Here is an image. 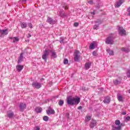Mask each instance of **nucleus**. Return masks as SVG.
<instances>
[{"mask_svg":"<svg viewBox=\"0 0 130 130\" xmlns=\"http://www.w3.org/2000/svg\"><path fill=\"white\" fill-rule=\"evenodd\" d=\"M81 101V99L79 97L72 98L71 97L67 98V104L68 105H78Z\"/></svg>","mask_w":130,"mask_h":130,"instance_id":"1","label":"nucleus"},{"mask_svg":"<svg viewBox=\"0 0 130 130\" xmlns=\"http://www.w3.org/2000/svg\"><path fill=\"white\" fill-rule=\"evenodd\" d=\"M49 55V51L48 49L45 50L44 51V54H43L42 57L44 59V61L46 62L47 61V57Z\"/></svg>","mask_w":130,"mask_h":130,"instance_id":"2","label":"nucleus"},{"mask_svg":"<svg viewBox=\"0 0 130 130\" xmlns=\"http://www.w3.org/2000/svg\"><path fill=\"white\" fill-rule=\"evenodd\" d=\"M95 24L93 26V28L94 30H98L99 29V25L102 24V20L100 19H98L95 21H94Z\"/></svg>","mask_w":130,"mask_h":130,"instance_id":"3","label":"nucleus"},{"mask_svg":"<svg viewBox=\"0 0 130 130\" xmlns=\"http://www.w3.org/2000/svg\"><path fill=\"white\" fill-rule=\"evenodd\" d=\"M106 44H110L111 45H112L114 43V41L113 40V37L110 36L108 37L105 41Z\"/></svg>","mask_w":130,"mask_h":130,"instance_id":"4","label":"nucleus"},{"mask_svg":"<svg viewBox=\"0 0 130 130\" xmlns=\"http://www.w3.org/2000/svg\"><path fill=\"white\" fill-rule=\"evenodd\" d=\"M32 86L33 88L35 89H40L41 87H42V85L41 83L37 82H34L32 83Z\"/></svg>","mask_w":130,"mask_h":130,"instance_id":"5","label":"nucleus"},{"mask_svg":"<svg viewBox=\"0 0 130 130\" xmlns=\"http://www.w3.org/2000/svg\"><path fill=\"white\" fill-rule=\"evenodd\" d=\"M79 59H80V52L76 51L74 53V60L75 61H79Z\"/></svg>","mask_w":130,"mask_h":130,"instance_id":"6","label":"nucleus"},{"mask_svg":"<svg viewBox=\"0 0 130 130\" xmlns=\"http://www.w3.org/2000/svg\"><path fill=\"white\" fill-rule=\"evenodd\" d=\"M49 50V54H50L51 55V57L52 58H56V57L57 56L56 55V52H55V51H54V50Z\"/></svg>","mask_w":130,"mask_h":130,"instance_id":"7","label":"nucleus"},{"mask_svg":"<svg viewBox=\"0 0 130 130\" xmlns=\"http://www.w3.org/2000/svg\"><path fill=\"white\" fill-rule=\"evenodd\" d=\"M0 37H4L5 35H8L9 34V32H8V29H0Z\"/></svg>","mask_w":130,"mask_h":130,"instance_id":"8","label":"nucleus"},{"mask_svg":"<svg viewBox=\"0 0 130 130\" xmlns=\"http://www.w3.org/2000/svg\"><path fill=\"white\" fill-rule=\"evenodd\" d=\"M124 3V0H119V1L117 2L115 4V8H119L122 4Z\"/></svg>","mask_w":130,"mask_h":130,"instance_id":"9","label":"nucleus"},{"mask_svg":"<svg viewBox=\"0 0 130 130\" xmlns=\"http://www.w3.org/2000/svg\"><path fill=\"white\" fill-rule=\"evenodd\" d=\"M47 22L48 23H49L51 25H54V24H55V23H56V21L55 20H53L52 18L49 17H48Z\"/></svg>","mask_w":130,"mask_h":130,"instance_id":"10","label":"nucleus"},{"mask_svg":"<svg viewBox=\"0 0 130 130\" xmlns=\"http://www.w3.org/2000/svg\"><path fill=\"white\" fill-rule=\"evenodd\" d=\"M119 34L122 36L125 35V30L123 29V27H119Z\"/></svg>","mask_w":130,"mask_h":130,"instance_id":"11","label":"nucleus"},{"mask_svg":"<svg viewBox=\"0 0 130 130\" xmlns=\"http://www.w3.org/2000/svg\"><path fill=\"white\" fill-rule=\"evenodd\" d=\"M55 113V111H54V110L52 109V108L50 107H49L47 111V114H48V115L50 114H54Z\"/></svg>","mask_w":130,"mask_h":130,"instance_id":"12","label":"nucleus"},{"mask_svg":"<svg viewBox=\"0 0 130 130\" xmlns=\"http://www.w3.org/2000/svg\"><path fill=\"white\" fill-rule=\"evenodd\" d=\"M89 125L91 128H93L94 126H96V125H97V121L95 120H92L90 122Z\"/></svg>","mask_w":130,"mask_h":130,"instance_id":"13","label":"nucleus"},{"mask_svg":"<svg viewBox=\"0 0 130 130\" xmlns=\"http://www.w3.org/2000/svg\"><path fill=\"white\" fill-rule=\"evenodd\" d=\"M19 108L20 111H24V110L26 108V104L21 103L19 105Z\"/></svg>","mask_w":130,"mask_h":130,"instance_id":"14","label":"nucleus"},{"mask_svg":"<svg viewBox=\"0 0 130 130\" xmlns=\"http://www.w3.org/2000/svg\"><path fill=\"white\" fill-rule=\"evenodd\" d=\"M10 39H11V40L13 42V43L18 42V41L20 40V39H19L18 37H10Z\"/></svg>","mask_w":130,"mask_h":130,"instance_id":"15","label":"nucleus"},{"mask_svg":"<svg viewBox=\"0 0 130 130\" xmlns=\"http://www.w3.org/2000/svg\"><path fill=\"white\" fill-rule=\"evenodd\" d=\"M23 69H24V66H23L22 65H17L16 66V70L17 71V72H21Z\"/></svg>","mask_w":130,"mask_h":130,"instance_id":"16","label":"nucleus"},{"mask_svg":"<svg viewBox=\"0 0 130 130\" xmlns=\"http://www.w3.org/2000/svg\"><path fill=\"white\" fill-rule=\"evenodd\" d=\"M7 116L9 117V118H12V117L14 116V112L12 111H8L7 112Z\"/></svg>","mask_w":130,"mask_h":130,"instance_id":"17","label":"nucleus"},{"mask_svg":"<svg viewBox=\"0 0 130 130\" xmlns=\"http://www.w3.org/2000/svg\"><path fill=\"white\" fill-rule=\"evenodd\" d=\"M20 26L22 29H25V28H27V23L26 22H21L20 23Z\"/></svg>","mask_w":130,"mask_h":130,"instance_id":"18","label":"nucleus"},{"mask_svg":"<svg viewBox=\"0 0 130 130\" xmlns=\"http://www.w3.org/2000/svg\"><path fill=\"white\" fill-rule=\"evenodd\" d=\"M104 102L107 104L110 102V98L109 96H107L105 98Z\"/></svg>","mask_w":130,"mask_h":130,"instance_id":"19","label":"nucleus"},{"mask_svg":"<svg viewBox=\"0 0 130 130\" xmlns=\"http://www.w3.org/2000/svg\"><path fill=\"white\" fill-rule=\"evenodd\" d=\"M23 61V53H21L18 58V63H20Z\"/></svg>","mask_w":130,"mask_h":130,"instance_id":"20","label":"nucleus"},{"mask_svg":"<svg viewBox=\"0 0 130 130\" xmlns=\"http://www.w3.org/2000/svg\"><path fill=\"white\" fill-rule=\"evenodd\" d=\"M90 67H91V62H87L85 63V70H89V69H90Z\"/></svg>","mask_w":130,"mask_h":130,"instance_id":"21","label":"nucleus"},{"mask_svg":"<svg viewBox=\"0 0 130 130\" xmlns=\"http://www.w3.org/2000/svg\"><path fill=\"white\" fill-rule=\"evenodd\" d=\"M121 50L123 51V52H126V53H127V52H129L130 51L129 49L126 48H122Z\"/></svg>","mask_w":130,"mask_h":130,"instance_id":"22","label":"nucleus"},{"mask_svg":"<svg viewBox=\"0 0 130 130\" xmlns=\"http://www.w3.org/2000/svg\"><path fill=\"white\" fill-rule=\"evenodd\" d=\"M117 99L118 100V101H123V98H122V96H121V95L120 94H117Z\"/></svg>","mask_w":130,"mask_h":130,"instance_id":"23","label":"nucleus"},{"mask_svg":"<svg viewBox=\"0 0 130 130\" xmlns=\"http://www.w3.org/2000/svg\"><path fill=\"white\" fill-rule=\"evenodd\" d=\"M36 111L38 113H40V112H41V111H42V109L41 108L39 107H37L36 108Z\"/></svg>","mask_w":130,"mask_h":130,"instance_id":"24","label":"nucleus"},{"mask_svg":"<svg viewBox=\"0 0 130 130\" xmlns=\"http://www.w3.org/2000/svg\"><path fill=\"white\" fill-rule=\"evenodd\" d=\"M107 52L109 53V55H113L114 54L113 51L109 49H107Z\"/></svg>","mask_w":130,"mask_h":130,"instance_id":"25","label":"nucleus"},{"mask_svg":"<svg viewBox=\"0 0 130 130\" xmlns=\"http://www.w3.org/2000/svg\"><path fill=\"white\" fill-rule=\"evenodd\" d=\"M59 16H60V17H61L62 18H66V17H67V15L62 12H59Z\"/></svg>","mask_w":130,"mask_h":130,"instance_id":"26","label":"nucleus"},{"mask_svg":"<svg viewBox=\"0 0 130 130\" xmlns=\"http://www.w3.org/2000/svg\"><path fill=\"white\" fill-rule=\"evenodd\" d=\"M95 48V44L94 43H91L89 46L90 49H94Z\"/></svg>","mask_w":130,"mask_h":130,"instance_id":"27","label":"nucleus"},{"mask_svg":"<svg viewBox=\"0 0 130 130\" xmlns=\"http://www.w3.org/2000/svg\"><path fill=\"white\" fill-rule=\"evenodd\" d=\"M91 118H92V117L91 116H87L85 119V121H89V120H91Z\"/></svg>","mask_w":130,"mask_h":130,"instance_id":"28","label":"nucleus"},{"mask_svg":"<svg viewBox=\"0 0 130 130\" xmlns=\"http://www.w3.org/2000/svg\"><path fill=\"white\" fill-rule=\"evenodd\" d=\"M49 119V118L47 116H45L43 117V120H44V121H48Z\"/></svg>","mask_w":130,"mask_h":130,"instance_id":"29","label":"nucleus"},{"mask_svg":"<svg viewBox=\"0 0 130 130\" xmlns=\"http://www.w3.org/2000/svg\"><path fill=\"white\" fill-rule=\"evenodd\" d=\"M63 103H64V102L62 100H60L58 102V104L60 106H62V105H63Z\"/></svg>","mask_w":130,"mask_h":130,"instance_id":"30","label":"nucleus"},{"mask_svg":"<svg viewBox=\"0 0 130 130\" xmlns=\"http://www.w3.org/2000/svg\"><path fill=\"white\" fill-rule=\"evenodd\" d=\"M114 84L115 85H118V84H120V81H118L117 80H116L114 81Z\"/></svg>","mask_w":130,"mask_h":130,"instance_id":"31","label":"nucleus"},{"mask_svg":"<svg viewBox=\"0 0 130 130\" xmlns=\"http://www.w3.org/2000/svg\"><path fill=\"white\" fill-rule=\"evenodd\" d=\"M121 125H122V123H121L120 125H119L117 127H116L115 128V129L120 130V128H121Z\"/></svg>","mask_w":130,"mask_h":130,"instance_id":"32","label":"nucleus"},{"mask_svg":"<svg viewBox=\"0 0 130 130\" xmlns=\"http://www.w3.org/2000/svg\"><path fill=\"white\" fill-rule=\"evenodd\" d=\"M62 8L63 9H64V10L69 9V6L67 4H65L64 6H62Z\"/></svg>","mask_w":130,"mask_h":130,"instance_id":"33","label":"nucleus"},{"mask_svg":"<svg viewBox=\"0 0 130 130\" xmlns=\"http://www.w3.org/2000/svg\"><path fill=\"white\" fill-rule=\"evenodd\" d=\"M115 123L116 125H119V124H120V121H119V120H116Z\"/></svg>","mask_w":130,"mask_h":130,"instance_id":"34","label":"nucleus"},{"mask_svg":"<svg viewBox=\"0 0 130 130\" xmlns=\"http://www.w3.org/2000/svg\"><path fill=\"white\" fill-rule=\"evenodd\" d=\"M63 63L64 64H68V63H69V60H68L67 59H64L63 61Z\"/></svg>","mask_w":130,"mask_h":130,"instance_id":"35","label":"nucleus"},{"mask_svg":"<svg viewBox=\"0 0 130 130\" xmlns=\"http://www.w3.org/2000/svg\"><path fill=\"white\" fill-rule=\"evenodd\" d=\"M126 74H127V77L128 78H130V69L127 70Z\"/></svg>","mask_w":130,"mask_h":130,"instance_id":"36","label":"nucleus"},{"mask_svg":"<svg viewBox=\"0 0 130 130\" xmlns=\"http://www.w3.org/2000/svg\"><path fill=\"white\" fill-rule=\"evenodd\" d=\"M34 130H40V127L39 126H36Z\"/></svg>","mask_w":130,"mask_h":130,"instance_id":"37","label":"nucleus"},{"mask_svg":"<svg viewBox=\"0 0 130 130\" xmlns=\"http://www.w3.org/2000/svg\"><path fill=\"white\" fill-rule=\"evenodd\" d=\"M28 26L29 28H30L31 29H32V28H33V25L31 24V23H28Z\"/></svg>","mask_w":130,"mask_h":130,"instance_id":"38","label":"nucleus"},{"mask_svg":"<svg viewBox=\"0 0 130 130\" xmlns=\"http://www.w3.org/2000/svg\"><path fill=\"white\" fill-rule=\"evenodd\" d=\"M127 12L128 13L127 16H130V7L127 9Z\"/></svg>","mask_w":130,"mask_h":130,"instance_id":"39","label":"nucleus"},{"mask_svg":"<svg viewBox=\"0 0 130 130\" xmlns=\"http://www.w3.org/2000/svg\"><path fill=\"white\" fill-rule=\"evenodd\" d=\"M92 55L93 56H97V52H96V51H93L92 52Z\"/></svg>","mask_w":130,"mask_h":130,"instance_id":"40","label":"nucleus"},{"mask_svg":"<svg viewBox=\"0 0 130 130\" xmlns=\"http://www.w3.org/2000/svg\"><path fill=\"white\" fill-rule=\"evenodd\" d=\"M88 3L89 4V5H93L94 3L93 2V1L90 0L88 2Z\"/></svg>","mask_w":130,"mask_h":130,"instance_id":"41","label":"nucleus"},{"mask_svg":"<svg viewBox=\"0 0 130 130\" xmlns=\"http://www.w3.org/2000/svg\"><path fill=\"white\" fill-rule=\"evenodd\" d=\"M74 25L75 27H78V26H79V23H78V22H75Z\"/></svg>","mask_w":130,"mask_h":130,"instance_id":"42","label":"nucleus"},{"mask_svg":"<svg viewBox=\"0 0 130 130\" xmlns=\"http://www.w3.org/2000/svg\"><path fill=\"white\" fill-rule=\"evenodd\" d=\"M27 1L28 0H22V4H26V2H27ZM28 1H31V0H28Z\"/></svg>","mask_w":130,"mask_h":130,"instance_id":"43","label":"nucleus"},{"mask_svg":"<svg viewBox=\"0 0 130 130\" xmlns=\"http://www.w3.org/2000/svg\"><path fill=\"white\" fill-rule=\"evenodd\" d=\"M125 119L128 121V120H130V117L129 116L126 117Z\"/></svg>","mask_w":130,"mask_h":130,"instance_id":"44","label":"nucleus"},{"mask_svg":"<svg viewBox=\"0 0 130 130\" xmlns=\"http://www.w3.org/2000/svg\"><path fill=\"white\" fill-rule=\"evenodd\" d=\"M82 106H80L78 107V109H79V110H81V109H82Z\"/></svg>","mask_w":130,"mask_h":130,"instance_id":"45","label":"nucleus"},{"mask_svg":"<svg viewBox=\"0 0 130 130\" xmlns=\"http://www.w3.org/2000/svg\"><path fill=\"white\" fill-rule=\"evenodd\" d=\"M31 37V35L30 34H28L27 35V38H30Z\"/></svg>","mask_w":130,"mask_h":130,"instance_id":"46","label":"nucleus"},{"mask_svg":"<svg viewBox=\"0 0 130 130\" xmlns=\"http://www.w3.org/2000/svg\"><path fill=\"white\" fill-rule=\"evenodd\" d=\"M91 15H92V16H94V15H95V12L93 11L92 12H91Z\"/></svg>","mask_w":130,"mask_h":130,"instance_id":"47","label":"nucleus"},{"mask_svg":"<svg viewBox=\"0 0 130 130\" xmlns=\"http://www.w3.org/2000/svg\"><path fill=\"white\" fill-rule=\"evenodd\" d=\"M60 43H63V39H62L60 41Z\"/></svg>","mask_w":130,"mask_h":130,"instance_id":"48","label":"nucleus"},{"mask_svg":"<svg viewBox=\"0 0 130 130\" xmlns=\"http://www.w3.org/2000/svg\"><path fill=\"white\" fill-rule=\"evenodd\" d=\"M122 114L123 115H125V114H126V113H125V112H123L122 113Z\"/></svg>","mask_w":130,"mask_h":130,"instance_id":"49","label":"nucleus"},{"mask_svg":"<svg viewBox=\"0 0 130 130\" xmlns=\"http://www.w3.org/2000/svg\"><path fill=\"white\" fill-rule=\"evenodd\" d=\"M100 8V6H99V5L96 6V9H99Z\"/></svg>","mask_w":130,"mask_h":130,"instance_id":"50","label":"nucleus"},{"mask_svg":"<svg viewBox=\"0 0 130 130\" xmlns=\"http://www.w3.org/2000/svg\"><path fill=\"white\" fill-rule=\"evenodd\" d=\"M41 81H44V78H42V79H41Z\"/></svg>","mask_w":130,"mask_h":130,"instance_id":"51","label":"nucleus"}]
</instances>
